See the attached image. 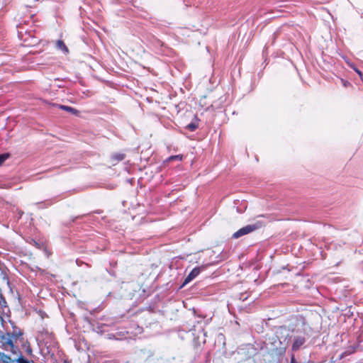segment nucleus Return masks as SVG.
Masks as SVG:
<instances>
[{
	"mask_svg": "<svg viewBox=\"0 0 363 363\" xmlns=\"http://www.w3.org/2000/svg\"><path fill=\"white\" fill-rule=\"evenodd\" d=\"M60 108L62 109V110H65V111H69V112H71L74 114H76L77 111L75 110L74 108L70 107V106H64V105H60Z\"/></svg>",
	"mask_w": 363,
	"mask_h": 363,
	"instance_id": "obj_7",
	"label": "nucleus"
},
{
	"mask_svg": "<svg viewBox=\"0 0 363 363\" xmlns=\"http://www.w3.org/2000/svg\"><path fill=\"white\" fill-rule=\"evenodd\" d=\"M201 272V268L200 267H196L191 270V272L189 274V275L186 277L184 285L189 283L191 281L194 279H195Z\"/></svg>",
	"mask_w": 363,
	"mask_h": 363,
	"instance_id": "obj_3",
	"label": "nucleus"
},
{
	"mask_svg": "<svg viewBox=\"0 0 363 363\" xmlns=\"http://www.w3.org/2000/svg\"><path fill=\"white\" fill-rule=\"evenodd\" d=\"M187 128L191 130V131H194L195 130L196 128H197V125H196L195 123H189L188 125H187Z\"/></svg>",
	"mask_w": 363,
	"mask_h": 363,
	"instance_id": "obj_11",
	"label": "nucleus"
},
{
	"mask_svg": "<svg viewBox=\"0 0 363 363\" xmlns=\"http://www.w3.org/2000/svg\"><path fill=\"white\" fill-rule=\"evenodd\" d=\"M291 363H296L295 359H294V357L292 358Z\"/></svg>",
	"mask_w": 363,
	"mask_h": 363,
	"instance_id": "obj_13",
	"label": "nucleus"
},
{
	"mask_svg": "<svg viewBox=\"0 0 363 363\" xmlns=\"http://www.w3.org/2000/svg\"><path fill=\"white\" fill-rule=\"evenodd\" d=\"M57 48L61 50L64 53L68 52V49L62 40H57L56 43Z\"/></svg>",
	"mask_w": 363,
	"mask_h": 363,
	"instance_id": "obj_5",
	"label": "nucleus"
},
{
	"mask_svg": "<svg viewBox=\"0 0 363 363\" xmlns=\"http://www.w3.org/2000/svg\"><path fill=\"white\" fill-rule=\"evenodd\" d=\"M23 343V333L18 328H13L12 333L0 336V347L8 354L9 363H30L23 357L20 351L19 346Z\"/></svg>",
	"mask_w": 363,
	"mask_h": 363,
	"instance_id": "obj_1",
	"label": "nucleus"
},
{
	"mask_svg": "<svg viewBox=\"0 0 363 363\" xmlns=\"http://www.w3.org/2000/svg\"><path fill=\"white\" fill-rule=\"evenodd\" d=\"M124 158V155L123 154H116L113 156V159L116 160L117 161H121Z\"/></svg>",
	"mask_w": 363,
	"mask_h": 363,
	"instance_id": "obj_10",
	"label": "nucleus"
},
{
	"mask_svg": "<svg viewBox=\"0 0 363 363\" xmlns=\"http://www.w3.org/2000/svg\"><path fill=\"white\" fill-rule=\"evenodd\" d=\"M182 155H175V156H172L169 157V160H182Z\"/></svg>",
	"mask_w": 363,
	"mask_h": 363,
	"instance_id": "obj_12",
	"label": "nucleus"
},
{
	"mask_svg": "<svg viewBox=\"0 0 363 363\" xmlns=\"http://www.w3.org/2000/svg\"><path fill=\"white\" fill-rule=\"evenodd\" d=\"M9 157V153L0 155V166Z\"/></svg>",
	"mask_w": 363,
	"mask_h": 363,
	"instance_id": "obj_9",
	"label": "nucleus"
},
{
	"mask_svg": "<svg viewBox=\"0 0 363 363\" xmlns=\"http://www.w3.org/2000/svg\"><path fill=\"white\" fill-rule=\"evenodd\" d=\"M306 342L304 337L297 336L294 337V343L292 345L293 350H297L302 346Z\"/></svg>",
	"mask_w": 363,
	"mask_h": 363,
	"instance_id": "obj_4",
	"label": "nucleus"
},
{
	"mask_svg": "<svg viewBox=\"0 0 363 363\" xmlns=\"http://www.w3.org/2000/svg\"><path fill=\"white\" fill-rule=\"evenodd\" d=\"M347 65L352 68L358 74L359 76L361 77V79H362V72L358 69L354 64H352V62H349V61H347Z\"/></svg>",
	"mask_w": 363,
	"mask_h": 363,
	"instance_id": "obj_8",
	"label": "nucleus"
},
{
	"mask_svg": "<svg viewBox=\"0 0 363 363\" xmlns=\"http://www.w3.org/2000/svg\"><path fill=\"white\" fill-rule=\"evenodd\" d=\"M256 229H257V227L255 225H246V226L240 228L238 231H236L233 235V238H235V239L239 238L240 237H241L242 235H247V234L254 231Z\"/></svg>",
	"mask_w": 363,
	"mask_h": 363,
	"instance_id": "obj_2",
	"label": "nucleus"
},
{
	"mask_svg": "<svg viewBox=\"0 0 363 363\" xmlns=\"http://www.w3.org/2000/svg\"><path fill=\"white\" fill-rule=\"evenodd\" d=\"M8 354L6 352H0V363H9L10 359H7Z\"/></svg>",
	"mask_w": 363,
	"mask_h": 363,
	"instance_id": "obj_6",
	"label": "nucleus"
}]
</instances>
